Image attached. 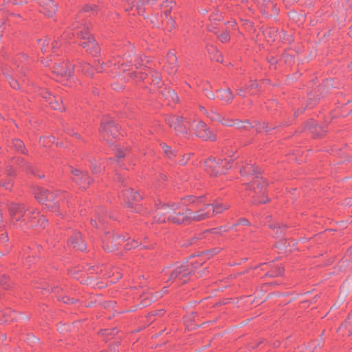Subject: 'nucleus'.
<instances>
[{
  "label": "nucleus",
  "mask_w": 352,
  "mask_h": 352,
  "mask_svg": "<svg viewBox=\"0 0 352 352\" xmlns=\"http://www.w3.org/2000/svg\"><path fill=\"white\" fill-rule=\"evenodd\" d=\"M169 94H170V96H171V98H172V99L173 100H178L176 94L173 91H170Z\"/></svg>",
  "instance_id": "39"
},
{
  "label": "nucleus",
  "mask_w": 352,
  "mask_h": 352,
  "mask_svg": "<svg viewBox=\"0 0 352 352\" xmlns=\"http://www.w3.org/2000/svg\"><path fill=\"white\" fill-rule=\"evenodd\" d=\"M9 212L10 223L15 228L23 229L25 226L30 228L36 226L32 221L38 215L37 211L30 210L24 205L12 204L10 206Z\"/></svg>",
  "instance_id": "1"
},
{
  "label": "nucleus",
  "mask_w": 352,
  "mask_h": 352,
  "mask_svg": "<svg viewBox=\"0 0 352 352\" xmlns=\"http://www.w3.org/2000/svg\"><path fill=\"white\" fill-rule=\"evenodd\" d=\"M35 197L38 201L43 204H45L48 208H54L56 206V203L54 202V195L47 190L43 188H38L35 192Z\"/></svg>",
  "instance_id": "5"
},
{
  "label": "nucleus",
  "mask_w": 352,
  "mask_h": 352,
  "mask_svg": "<svg viewBox=\"0 0 352 352\" xmlns=\"http://www.w3.org/2000/svg\"><path fill=\"white\" fill-rule=\"evenodd\" d=\"M140 78H141L142 79H143V78H144V76H143V75H141Z\"/></svg>",
  "instance_id": "57"
},
{
  "label": "nucleus",
  "mask_w": 352,
  "mask_h": 352,
  "mask_svg": "<svg viewBox=\"0 0 352 352\" xmlns=\"http://www.w3.org/2000/svg\"><path fill=\"white\" fill-rule=\"evenodd\" d=\"M123 195L128 200L126 203L128 207L131 206V201H138L140 199V196L137 192H133V189L130 188L124 190Z\"/></svg>",
  "instance_id": "16"
},
{
  "label": "nucleus",
  "mask_w": 352,
  "mask_h": 352,
  "mask_svg": "<svg viewBox=\"0 0 352 352\" xmlns=\"http://www.w3.org/2000/svg\"><path fill=\"white\" fill-rule=\"evenodd\" d=\"M50 48L53 50L58 48L59 47V43L58 41H54L52 43L50 42L49 39H45L43 41L41 45V50L45 52H48L50 51Z\"/></svg>",
  "instance_id": "18"
},
{
  "label": "nucleus",
  "mask_w": 352,
  "mask_h": 352,
  "mask_svg": "<svg viewBox=\"0 0 352 352\" xmlns=\"http://www.w3.org/2000/svg\"><path fill=\"white\" fill-rule=\"evenodd\" d=\"M265 130V131H268L269 129L268 127L267 126V124L265 123H263L262 124H260V126L257 129V130L258 131H261V130Z\"/></svg>",
  "instance_id": "35"
},
{
  "label": "nucleus",
  "mask_w": 352,
  "mask_h": 352,
  "mask_svg": "<svg viewBox=\"0 0 352 352\" xmlns=\"http://www.w3.org/2000/svg\"><path fill=\"white\" fill-rule=\"evenodd\" d=\"M53 72L61 77H69L72 73V67H67V63L56 64L53 67Z\"/></svg>",
  "instance_id": "12"
},
{
  "label": "nucleus",
  "mask_w": 352,
  "mask_h": 352,
  "mask_svg": "<svg viewBox=\"0 0 352 352\" xmlns=\"http://www.w3.org/2000/svg\"><path fill=\"white\" fill-rule=\"evenodd\" d=\"M45 64L48 65V61H46Z\"/></svg>",
  "instance_id": "60"
},
{
  "label": "nucleus",
  "mask_w": 352,
  "mask_h": 352,
  "mask_svg": "<svg viewBox=\"0 0 352 352\" xmlns=\"http://www.w3.org/2000/svg\"><path fill=\"white\" fill-rule=\"evenodd\" d=\"M206 170L212 176L223 174L230 168L229 162L226 160H215L214 158H208L206 162Z\"/></svg>",
  "instance_id": "4"
},
{
  "label": "nucleus",
  "mask_w": 352,
  "mask_h": 352,
  "mask_svg": "<svg viewBox=\"0 0 352 352\" xmlns=\"http://www.w3.org/2000/svg\"><path fill=\"white\" fill-rule=\"evenodd\" d=\"M98 221L102 222V219L100 217H98Z\"/></svg>",
  "instance_id": "56"
},
{
  "label": "nucleus",
  "mask_w": 352,
  "mask_h": 352,
  "mask_svg": "<svg viewBox=\"0 0 352 352\" xmlns=\"http://www.w3.org/2000/svg\"><path fill=\"white\" fill-rule=\"evenodd\" d=\"M82 70L89 74V75H92L93 74V72H92V67L87 63H85L83 66H82Z\"/></svg>",
  "instance_id": "28"
},
{
  "label": "nucleus",
  "mask_w": 352,
  "mask_h": 352,
  "mask_svg": "<svg viewBox=\"0 0 352 352\" xmlns=\"http://www.w3.org/2000/svg\"><path fill=\"white\" fill-rule=\"evenodd\" d=\"M41 95H42L43 98H45L46 100V101H47L48 102L54 97V96H51V95L47 91L41 93Z\"/></svg>",
  "instance_id": "32"
},
{
  "label": "nucleus",
  "mask_w": 352,
  "mask_h": 352,
  "mask_svg": "<svg viewBox=\"0 0 352 352\" xmlns=\"http://www.w3.org/2000/svg\"><path fill=\"white\" fill-rule=\"evenodd\" d=\"M70 245L75 249L83 251L85 250V244L81 241L80 234L78 232L75 233L69 239Z\"/></svg>",
  "instance_id": "13"
},
{
  "label": "nucleus",
  "mask_w": 352,
  "mask_h": 352,
  "mask_svg": "<svg viewBox=\"0 0 352 352\" xmlns=\"http://www.w3.org/2000/svg\"><path fill=\"white\" fill-rule=\"evenodd\" d=\"M203 262L202 258L199 256L195 259L188 261L184 264L177 265L173 268L166 269L164 273L169 277L167 281L173 283L175 280H179L181 283H186L187 276L192 273L194 269L201 265Z\"/></svg>",
  "instance_id": "3"
},
{
  "label": "nucleus",
  "mask_w": 352,
  "mask_h": 352,
  "mask_svg": "<svg viewBox=\"0 0 352 352\" xmlns=\"http://www.w3.org/2000/svg\"><path fill=\"white\" fill-rule=\"evenodd\" d=\"M266 201H267V199H261V200H258V203H259V204H264V203H265Z\"/></svg>",
  "instance_id": "45"
},
{
  "label": "nucleus",
  "mask_w": 352,
  "mask_h": 352,
  "mask_svg": "<svg viewBox=\"0 0 352 352\" xmlns=\"http://www.w3.org/2000/svg\"><path fill=\"white\" fill-rule=\"evenodd\" d=\"M246 170H248V171L252 170V173L255 172L254 168L252 166H248L245 168H244V169L243 170H241V173L242 174H243L244 173L246 172Z\"/></svg>",
  "instance_id": "34"
},
{
  "label": "nucleus",
  "mask_w": 352,
  "mask_h": 352,
  "mask_svg": "<svg viewBox=\"0 0 352 352\" xmlns=\"http://www.w3.org/2000/svg\"><path fill=\"white\" fill-rule=\"evenodd\" d=\"M137 246H138V242L137 241H133L132 243L130 245V246L129 245V244H127V249L135 248Z\"/></svg>",
  "instance_id": "38"
},
{
  "label": "nucleus",
  "mask_w": 352,
  "mask_h": 352,
  "mask_svg": "<svg viewBox=\"0 0 352 352\" xmlns=\"http://www.w3.org/2000/svg\"><path fill=\"white\" fill-rule=\"evenodd\" d=\"M6 189H9L11 187V184L10 183L6 184L4 185Z\"/></svg>",
  "instance_id": "47"
},
{
  "label": "nucleus",
  "mask_w": 352,
  "mask_h": 352,
  "mask_svg": "<svg viewBox=\"0 0 352 352\" xmlns=\"http://www.w3.org/2000/svg\"><path fill=\"white\" fill-rule=\"evenodd\" d=\"M188 214H190L189 217L190 221H202L212 215L211 206L210 204H207L195 212H193L191 210L188 211Z\"/></svg>",
  "instance_id": "7"
},
{
  "label": "nucleus",
  "mask_w": 352,
  "mask_h": 352,
  "mask_svg": "<svg viewBox=\"0 0 352 352\" xmlns=\"http://www.w3.org/2000/svg\"><path fill=\"white\" fill-rule=\"evenodd\" d=\"M206 271V270L204 269V270H202L200 273V276H202L203 273Z\"/></svg>",
  "instance_id": "53"
},
{
  "label": "nucleus",
  "mask_w": 352,
  "mask_h": 352,
  "mask_svg": "<svg viewBox=\"0 0 352 352\" xmlns=\"http://www.w3.org/2000/svg\"><path fill=\"white\" fill-rule=\"evenodd\" d=\"M217 97L220 98L221 100L226 102H228L233 99L234 96L230 90L229 89H226L223 90H220L219 91Z\"/></svg>",
  "instance_id": "20"
},
{
  "label": "nucleus",
  "mask_w": 352,
  "mask_h": 352,
  "mask_svg": "<svg viewBox=\"0 0 352 352\" xmlns=\"http://www.w3.org/2000/svg\"><path fill=\"white\" fill-rule=\"evenodd\" d=\"M89 9H91L90 6H86L85 11H87Z\"/></svg>",
  "instance_id": "50"
},
{
  "label": "nucleus",
  "mask_w": 352,
  "mask_h": 352,
  "mask_svg": "<svg viewBox=\"0 0 352 352\" xmlns=\"http://www.w3.org/2000/svg\"><path fill=\"white\" fill-rule=\"evenodd\" d=\"M276 234H277L278 235L281 234H282V230H280V232H278V231H277V232H276Z\"/></svg>",
  "instance_id": "51"
},
{
  "label": "nucleus",
  "mask_w": 352,
  "mask_h": 352,
  "mask_svg": "<svg viewBox=\"0 0 352 352\" xmlns=\"http://www.w3.org/2000/svg\"><path fill=\"white\" fill-rule=\"evenodd\" d=\"M74 180L82 188H85L90 183L89 179L86 173H82L79 170H73Z\"/></svg>",
  "instance_id": "11"
},
{
  "label": "nucleus",
  "mask_w": 352,
  "mask_h": 352,
  "mask_svg": "<svg viewBox=\"0 0 352 352\" xmlns=\"http://www.w3.org/2000/svg\"><path fill=\"white\" fill-rule=\"evenodd\" d=\"M167 122L170 127H173L177 133H186V126L184 124L182 118L178 116H170Z\"/></svg>",
  "instance_id": "9"
},
{
  "label": "nucleus",
  "mask_w": 352,
  "mask_h": 352,
  "mask_svg": "<svg viewBox=\"0 0 352 352\" xmlns=\"http://www.w3.org/2000/svg\"><path fill=\"white\" fill-rule=\"evenodd\" d=\"M81 37L83 39H86V41L82 42L80 45L82 47L86 48L87 50L88 47H89V45H91V44L89 43V40H91L94 38L89 36H86L82 32H81Z\"/></svg>",
  "instance_id": "24"
},
{
  "label": "nucleus",
  "mask_w": 352,
  "mask_h": 352,
  "mask_svg": "<svg viewBox=\"0 0 352 352\" xmlns=\"http://www.w3.org/2000/svg\"><path fill=\"white\" fill-rule=\"evenodd\" d=\"M210 205L211 206L212 215L220 214L229 208V205L219 201H215L214 204Z\"/></svg>",
  "instance_id": "17"
},
{
  "label": "nucleus",
  "mask_w": 352,
  "mask_h": 352,
  "mask_svg": "<svg viewBox=\"0 0 352 352\" xmlns=\"http://www.w3.org/2000/svg\"><path fill=\"white\" fill-rule=\"evenodd\" d=\"M102 133L107 141H110L109 137L116 138L118 135V127L111 119L108 118L102 123Z\"/></svg>",
  "instance_id": "6"
},
{
  "label": "nucleus",
  "mask_w": 352,
  "mask_h": 352,
  "mask_svg": "<svg viewBox=\"0 0 352 352\" xmlns=\"http://www.w3.org/2000/svg\"><path fill=\"white\" fill-rule=\"evenodd\" d=\"M256 86H257L256 83L252 82L251 85L248 87V88L253 89V88L256 87Z\"/></svg>",
  "instance_id": "44"
},
{
  "label": "nucleus",
  "mask_w": 352,
  "mask_h": 352,
  "mask_svg": "<svg viewBox=\"0 0 352 352\" xmlns=\"http://www.w3.org/2000/svg\"><path fill=\"white\" fill-rule=\"evenodd\" d=\"M100 169H101V168H100V166H98V167H97L96 164H94V165L93 166V170H94V172H96V173H97V172H100Z\"/></svg>",
  "instance_id": "43"
},
{
  "label": "nucleus",
  "mask_w": 352,
  "mask_h": 352,
  "mask_svg": "<svg viewBox=\"0 0 352 352\" xmlns=\"http://www.w3.org/2000/svg\"><path fill=\"white\" fill-rule=\"evenodd\" d=\"M114 236H107L103 239V248L106 251H113L116 248L117 244H114Z\"/></svg>",
  "instance_id": "19"
},
{
  "label": "nucleus",
  "mask_w": 352,
  "mask_h": 352,
  "mask_svg": "<svg viewBox=\"0 0 352 352\" xmlns=\"http://www.w3.org/2000/svg\"><path fill=\"white\" fill-rule=\"evenodd\" d=\"M9 83H10V86L12 87L14 89L19 88L18 82L14 78H11L9 80Z\"/></svg>",
  "instance_id": "31"
},
{
  "label": "nucleus",
  "mask_w": 352,
  "mask_h": 352,
  "mask_svg": "<svg viewBox=\"0 0 352 352\" xmlns=\"http://www.w3.org/2000/svg\"><path fill=\"white\" fill-rule=\"evenodd\" d=\"M152 77H153V82L154 85H160V76L158 75V74L157 72H155L154 74H152Z\"/></svg>",
  "instance_id": "27"
},
{
  "label": "nucleus",
  "mask_w": 352,
  "mask_h": 352,
  "mask_svg": "<svg viewBox=\"0 0 352 352\" xmlns=\"http://www.w3.org/2000/svg\"><path fill=\"white\" fill-rule=\"evenodd\" d=\"M220 40L223 43H226L229 40V34L228 32H223L219 36Z\"/></svg>",
  "instance_id": "29"
},
{
  "label": "nucleus",
  "mask_w": 352,
  "mask_h": 352,
  "mask_svg": "<svg viewBox=\"0 0 352 352\" xmlns=\"http://www.w3.org/2000/svg\"><path fill=\"white\" fill-rule=\"evenodd\" d=\"M170 24L172 25V23H173V21H172L171 19H170Z\"/></svg>",
  "instance_id": "58"
},
{
  "label": "nucleus",
  "mask_w": 352,
  "mask_h": 352,
  "mask_svg": "<svg viewBox=\"0 0 352 352\" xmlns=\"http://www.w3.org/2000/svg\"><path fill=\"white\" fill-rule=\"evenodd\" d=\"M237 124H238L239 128H244L245 129H248V127L249 126V123L248 122H245L244 124H242V123H240L239 122H238Z\"/></svg>",
  "instance_id": "36"
},
{
  "label": "nucleus",
  "mask_w": 352,
  "mask_h": 352,
  "mask_svg": "<svg viewBox=\"0 0 352 352\" xmlns=\"http://www.w3.org/2000/svg\"><path fill=\"white\" fill-rule=\"evenodd\" d=\"M346 157L347 160L352 162V158H349L348 156H346Z\"/></svg>",
  "instance_id": "52"
},
{
  "label": "nucleus",
  "mask_w": 352,
  "mask_h": 352,
  "mask_svg": "<svg viewBox=\"0 0 352 352\" xmlns=\"http://www.w3.org/2000/svg\"><path fill=\"white\" fill-rule=\"evenodd\" d=\"M14 144L17 150L22 151L23 148V143L19 140H16L14 141Z\"/></svg>",
  "instance_id": "30"
},
{
  "label": "nucleus",
  "mask_w": 352,
  "mask_h": 352,
  "mask_svg": "<svg viewBox=\"0 0 352 352\" xmlns=\"http://www.w3.org/2000/svg\"><path fill=\"white\" fill-rule=\"evenodd\" d=\"M38 4L43 8V12L48 17H52L57 10L56 6L51 0H38Z\"/></svg>",
  "instance_id": "10"
},
{
  "label": "nucleus",
  "mask_w": 352,
  "mask_h": 352,
  "mask_svg": "<svg viewBox=\"0 0 352 352\" xmlns=\"http://www.w3.org/2000/svg\"><path fill=\"white\" fill-rule=\"evenodd\" d=\"M117 64L118 65V67H120V65H123V63H122V62L121 63V61H120V60H118V63H117ZM113 65H116V63H113Z\"/></svg>",
  "instance_id": "46"
},
{
  "label": "nucleus",
  "mask_w": 352,
  "mask_h": 352,
  "mask_svg": "<svg viewBox=\"0 0 352 352\" xmlns=\"http://www.w3.org/2000/svg\"><path fill=\"white\" fill-rule=\"evenodd\" d=\"M49 104L51 106L52 109H57L62 111L64 109V107L62 106V104L59 102L58 99L54 98L53 97L50 101H49Z\"/></svg>",
  "instance_id": "23"
},
{
  "label": "nucleus",
  "mask_w": 352,
  "mask_h": 352,
  "mask_svg": "<svg viewBox=\"0 0 352 352\" xmlns=\"http://www.w3.org/2000/svg\"><path fill=\"white\" fill-rule=\"evenodd\" d=\"M204 93H205V95L207 98H210V99H212V100H214L215 96H214V94L210 91V90H208V89H205L204 90Z\"/></svg>",
  "instance_id": "33"
},
{
  "label": "nucleus",
  "mask_w": 352,
  "mask_h": 352,
  "mask_svg": "<svg viewBox=\"0 0 352 352\" xmlns=\"http://www.w3.org/2000/svg\"><path fill=\"white\" fill-rule=\"evenodd\" d=\"M164 151L166 155H168L169 153H170V148L168 146H163Z\"/></svg>",
  "instance_id": "40"
},
{
  "label": "nucleus",
  "mask_w": 352,
  "mask_h": 352,
  "mask_svg": "<svg viewBox=\"0 0 352 352\" xmlns=\"http://www.w3.org/2000/svg\"><path fill=\"white\" fill-rule=\"evenodd\" d=\"M195 131L196 135L204 140H215V135L212 131H210L206 125L202 122H199L196 124Z\"/></svg>",
  "instance_id": "8"
},
{
  "label": "nucleus",
  "mask_w": 352,
  "mask_h": 352,
  "mask_svg": "<svg viewBox=\"0 0 352 352\" xmlns=\"http://www.w3.org/2000/svg\"><path fill=\"white\" fill-rule=\"evenodd\" d=\"M208 117L212 120H217L221 122L223 125L226 126H232L235 124L234 122L232 120L226 118L225 117H222L221 115L211 111L208 114Z\"/></svg>",
  "instance_id": "14"
},
{
  "label": "nucleus",
  "mask_w": 352,
  "mask_h": 352,
  "mask_svg": "<svg viewBox=\"0 0 352 352\" xmlns=\"http://www.w3.org/2000/svg\"><path fill=\"white\" fill-rule=\"evenodd\" d=\"M38 222L40 223L41 226H44L46 223V220L44 217L41 216Z\"/></svg>",
  "instance_id": "37"
},
{
  "label": "nucleus",
  "mask_w": 352,
  "mask_h": 352,
  "mask_svg": "<svg viewBox=\"0 0 352 352\" xmlns=\"http://www.w3.org/2000/svg\"><path fill=\"white\" fill-rule=\"evenodd\" d=\"M283 274V269L281 267H276L274 271H272L267 274L270 276H281Z\"/></svg>",
  "instance_id": "25"
},
{
  "label": "nucleus",
  "mask_w": 352,
  "mask_h": 352,
  "mask_svg": "<svg viewBox=\"0 0 352 352\" xmlns=\"http://www.w3.org/2000/svg\"><path fill=\"white\" fill-rule=\"evenodd\" d=\"M177 58L173 53H168L167 54V63L170 66V69L172 70L171 72H174L177 67Z\"/></svg>",
  "instance_id": "21"
},
{
  "label": "nucleus",
  "mask_w": 352,
  "mask_h": 352,
  "mask_svg": "<svg viewBox=\"0 0 352 352\" xmlns=\"http://www.w3.org/2000/svg\"><path fill=\"white\" fill-rule=\"evenodd\" d=\"M165 14L167 16V14H168V10H166V11L165 12Z\"/></svg>",
  "instance_id": "55"
},
{
  "label": "nucleus",
  "mask_w": 352,
  "mask_h": 352,
  "mask_svg": "<svg viewBox=\"0 0 352 352\" xmlns=\"http://www.w3.org/2000/svg\"><path fill=\"white\" fill-rule=\"evenodd\" d=\"M116 156L119 158H121V157H123L124 156V154L123 153V151H118V153H116Z\"/></svg>",
  "instance_id": "42"
},
{
  "label": "nucleus",
  "mask_w": 352,
  "mask_h": 352,
  "mask_svg": "<svg viewBox=\"0 0 352 352\" xmlns=\"http://www.w3.org/2000/svg\"><path fill=\"white\" fill-rule=\"evenodd\" d=\"M188 211L190 210L180 209L178 205L172 206H164L157 210L155 220L159 223H164L166 220L173 223H182L190 221Z\"/></svg>",
  "instance_id": "2"
},
{
  "label": "nucleus",
  "mask_w": 352,
  "mask_h": 352,
  "mask_svg": "<svg viewBox=\"0 0 352 352\" xmlns=\"http://www.w3.org/2000/svg\"><path fill=\"white\" fill-rule=\"evenodd\" d=\"M241 92H242V91H241V90H240V91H239V94H241Z\"/></svg>",
  "instance_id": "59"
},
{
  "label": "nucleus",
  "mask_w": 352,
  "mask_h": 352,
  "mask_svg": "<svg viewBox=\"0 0 352 352\" xmlns=\"http://www.w3.org/2000/svg\"><path fill=\"white\" fill-rule=\"evenodd\" d=\"M240 224L249 225V221L246 219H242L239 221Z\"/></svg>",
  "instance_id": "41"
},
{
  "label": "nucleus",
  "mask_w": 352,
  "mask_h": 352,
  "mask_svg": "<svg viewBox=\"0 0 352 352\" xmlns=\"http://www.w3.org/2000/svg\"><path fill=\"white\" fill-rule=\"evenodd\" d=\"M311 132L314 133L316 136H320L322 135V133L324 132V131L322 130V129L318 125H316L311 129Z\"/></svg>",
  "instance_id": "26"
},
{
  "label": "nucleus",
  "mask_w": 352,
  "mask_h": 352,
  "mask_svg": "<svg viewBox=\"0 0 352 352\" xmlns=\"http://www.w3.org/2000/svg\"><path fill=\"white\" fill-rule=\"evenodd\" d=\"M91 224H92L93 226H97V223H96V220H93V219H92V220L91 221Z\"/></svg>",
  "instance_id": "48"
},
{
  "label": "nucleus",
  "mask_w": 352,
  "mask_h": 352,
  "mask_svg": "<svg viewBox=\"0 0 352 352\" xmlns=\"http://www.w3.org/2000/svg\"><path fill=\"white\" fill-rule=\"evenodd\" d=\"M89 43L91 45L87 49V51H89L91 54L96 55L99 52V46L96 43L94 39L89 40Z\"/></svg>",
  "instance_id": "22"
},
{
  "label": "nucleus",
  "mask_w": 352,
  "mask_h": 352,
  "mask_svg": "<svg viewBox=\"0 0 352 352\" xmlns=\"http://www.w3.org/2000/svg\"><path fill=\"white\" fill-rule=\"evenodd\" d=\"M255 186H256V188L258 190V192H260L264 187L267 186V182L263 180V177L256 175L254 177L253 181L249 184V187L252 188L255 192H256V189L254 187Z\"/></svg>",
  "instance_id": "15"
},
{
  "label": "nucleus",
  "mask_w": 352,
  "mask_h": 352,
  "mask_svg": "<svg viewBox=\"0 0 352 352\" xmlns=\"http://www.w3.org/2000/svg\"><path fill=\"white\" fill-rule=\"evenodd\" d=\"M342 327L346 328V324H344L341 328H342Z\"/></svg>",
  "instance_id": "54"
},
{
  "label": "nucleus",
  "mask_w": 352,
  "mask_h": 352,
  "mask_svg": "<svg viewBox=\"0 0 352 352\" xmlns=\"http://www.w3.org/2000/svg\"><path fill=\"white\" fill-rule=\"evenodd\" d=\"M188 199L190 201H192V202H194V201H195L194 198H193V197H189L188 198Z\"/></svg>",
  "instance_id": "49"
}]
</instances>
